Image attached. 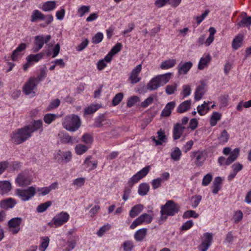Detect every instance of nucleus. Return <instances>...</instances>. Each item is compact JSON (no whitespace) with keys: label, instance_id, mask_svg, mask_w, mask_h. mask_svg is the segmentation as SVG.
Instances as JSON below:
<instances>
[{"label":"nucleus","instance_id":"5fc2aeb1","mask_svg":"<svg viewBox=\"0 0 251 251\" xmlns=\"http://www.w3.org/2000/svg\"><path fill=\"white\" fill-rule=\"evenodd\" d=\"M123 99V94L119 93L116 94L113 98L112 100V104L114 106H116L120 103Z\"/></svg>","mask_w":251,"mask_h":251},{"label":"nucleus","instance_id":"7ed1b4c3","mask_svg":"<svg viewBox=\"0 0 251 251\" xmlns=\"http://www.w3.org/2000/svg\"><path fill=\"white\" fill-rule=\"evenodd\" d=\"M180 210V206L172 200L168 201L164 205L161 206V214H166L173 216L177 214Z\"/></svg>","mask_w":251,"mask_h":251},{"label":"nucleus","instance_id":"69168bd1","mask_svg":"<svg viewBox=\"0 0 251 251\" xmlns=\"http://www.w3.org/2000/svg\"><path fill=\"white\" fill-rule=\"evenodd\" d=\"M142 217L140 216L137 219H136L130 226V228L131 229L135 228L136 226L143 223Z\"/></svg>","mask_w":251,"mask_h":251},{"label":"nucleus","instance_id":"cd10ccee","mask_svg":"<svg viewBox=\"0 0 251 251\" xmlns=\"http://www.w3.org/2000/svg\"><path fill=\"white\" fill-rule=\"evenodd\" d=\"M244 36L242 34H238L233 40L232 47L235 50L238 49L242 45Z\"/></svg>","mask_w":251,"mask_h":251},{"label":"nucleus","instance_id":"6ab92c4d","mask_svg":"<svg viewBox=\"0 0 251 251\" xmlns=\"http://www.w3.org/2000/svg\"><path fill=\"white\" fill-rule=\"evenodd\" d=\"M185 129V126H182L180 123H176L173 129V138L177 140L180 138L182 133Z\"/></svg>","mask_w":251,"mask_h":251},{"label":"nucleus","instance_id":"6e6d98bb","mask_svg":"<svg viewBox=\"0 0 251 251\" xmlns=\"http://www.w3.org/2000/svg\"><path fill=\"white\" fill-rule=\"evenodd\" d=\"M21 164L18 162H12L10 164L9 163V169L10 171H18L20 169Z\"/></svg>","mask_w":251,"mask_h":251},{"label":"nucleus","instance_id":"ea45409f","mask_svg":"<svg viewBox=\"0 0 251 251\" xmlns=\"http://www.w3.org/2000/svg\"><path fill=\"white\" fill-rule=\"evenodd\" d=\"M229 138V135L226 129L223 130L219 138L220 143L222 145L226 144Z\"/></svg>","mask_w":251,"mask_h":251},{"label":"nucleus","instance_id":"b1692460","mask_svg":"<svg viewBox=\"0 0 251 251\" xmlns=\"http://www.w3.org/2000/svg\"><path fill=\"white\" fill-rule=\"evenodd\" d=\"M147 229L143 228L138 230L134 234L135 240L138 242L142 241L147 235Z\"/></svg>","mask_w":251,"mask_h":251},{"label":"nucleus","instance_id":"a211bd4d","mask_svg":"<svg viewBox=\"0 0 251 251\" xmlns=\"http://www.w3.org/2000/svg\"><path fill=\"white\" fill-rule=\"evenodd\" d=\"M27 47V45L25 43H21L19 46L13 51L11 58L13 61L17 60L19 56L22 55V51L25 50Z\"/></svg>","mask_w":251,"mask_h":251},{"label":"nucleus","instance_id":"603ef678","mask_svg":"<svg viewBox=\"0 0 251 251\" xmlns=\"http://www.w3.org/2000/svg\"><path fill=\"white\" fill-rule=\"evenodd\" d=\"M124 251H131L133 248V242L127 240L124 242L122 245Z\"/></svg>","mask_w":251,"mask_h":251},{"label":"nucleus","instance_id":"3c124183","mask_svg":"<svg viewBox=\"0 0 251 251\" xmlns=\"http://www.w3.org/2000/svg\"><path fill=\"white\" fill-rule=\"evenodd\" d=\"M183 90L180 94L183 96V99L189 96L191 93V89L189 85H184L182 87Z\"/></svg>","mask_w":251,"mask_h":251},{"label":"nucleus","instance_id":"f704fd0d","mask_svg":"<svg viewBox=\"0 0 251 251\" xmlns=\"http://www.w3.org/2000/svg\"><path fill=\"white\" fill-rule=\"evenodd\" d=\"M44 54V52H40L36 54H30L27 56L26 60L31 63L38 62L43 57Z\"/></svg>","mask_w":251,"mask_h":251},{"label":"nucleus","instance_id":"c9c22d12","mask_svg":"<svg viewBox=\"0 0 251 251\" xmlns=\"http://www.w3.org/2000/svg\"><path fill=\"white\" fill-rule=\"evenodd\" d=\"M61 142L62 143H70L72 145L75 143H78V141L75 138H73L68 134H65L61 138Z\"/></svg>","mask_w":251,"mask_h":251},{"label":"nucleus","instance_id":"2f4dec72","mask_svg":"<svg viewBox=\"0 0 251 251\" xmlns=\"http://www.w3.org/2000/svg\"><path fill=\"white\" fill-rule=\"evenodd\" d=\"M56 6L54 1H48L44 2L42 6V9L44 11L49 12L53 10Z\"/></svg>","mask_w":251,"mask_h":251},{"label":"nucleus","instance_id":"09e8293b","mask_svg":"<svg viewBox=\"0 0 251 251\" xmlns=\"http://www.w3.org/2000/svg\"><path fill=\"white\" fill-rule=\"evenodd\" d=\"M212 234L211 233L206 232L203 234V240L202 243L211 245L212 241Z\"/></svg>","mask_w":251,"mask_h":251},{"label":"nucleus","instance_id":"4468645a","mask_svg":"<svg viewBox=\"0 0 251 251\" xmlns=\"http://www.w3.org/2000/svg\"><path fill=\"white\" fill-rule=\"evenodd\" d=\"M193 63L191 61L185 63L180 62L177 66L178 74L179 75H186L192 68Z\"/></svg>","mask_w":251,"mask_h":251},{"label":"nucleus","instance_id":"c03bdc74","mask_svg":"<svg viewBox=\"0 0 251 251\" xmlns=\"http://www.w3.org/2000/svg\"><path fill=\"white\" fill-rule=\"evenodd\" d=\"M240 27H248L251 25V17L244 18L238 24Z\"/></svg>","mask_w":251,"mask_h":251},{"label":"nucleus","instance_id":"a18cd8bd","mask_svg":"<svg viewBox=\"0 0 251 251\" xmlns=\"http://www.w3.org/2000/svg\"><path fill=\"white\" fill-rule=\"evenodd\" d=\"M103 38V35L101 32L97 33L92 38V42L94 44H97L101 42Z\"/></svg>","mask_w":251,"mask_h":251},{"label":"nucleus","instance_id":"c85d7f7f","mask_svg":"<svg viewBox=\"0 0 251 251\" xmlns=\"http://www.w3.org/2000/svg\"><path fill=\"white\" fill-rule=\"evenodd\" d=\"M45 15L38 10H33L31 16V22H35L37 20H44Z\"/></svg>","mask_w":251,"mask_h":251},{"label":"nucleus","instance_id":"f8f14e48","mask_svg":"<svg viewBox=\"0 0 251 251\" xmlns=\"http://www.w3.org/2000/svg\"><path fill=\"white\" fill-rule=\"evenodd\" d=\"M25 127H27V130L30 136H32V133L37 130L40 132L43 131V122L41 120H33L32 122L31 125L25 126Z\"/></svg>","mask_w":251,"mask_h":251},{"label":"nucleus","instance_id":"58836bf2","mask_svg":"<svg viewBox=\"0 0 251 251\" xmlns=\"http://www.w3.org/2000/svg\"><path fill=\"white\" fill-rule=\"evenodd\" d=\"M157 134L158 140H156L155 137L154 136H152L151 138L153 141L155 143L156 145H162V142H165V140L166 139V136L164 135V133L161 131H158L157 132Z\"/></svg>","mask_w":251,"mask_h":251},{"label":"nucleus","instance_id":"f3484780","mask_svg":"<svg viewBox=\"0 0 251 251\" xmlns=\"http://www.w3.org/2000/svg\"><path fill=\"white\" fill-rule=\"evenodd\" d=\"M16 204V201L14 199L9 198L0 201V207L3 209H8L13 208Z\"/></svg>","mask_w":251,"mask_h":251},{"label":"nucleus","instance_id":"20e7f679","mask_svg":"<svg viewBox=\"0 0 251 251\" xmlns=\"http://www.w3.org/2000/svg\"><path fill=\"white\" fill-rule=\"evenodd\" d=\"M69 219V214L66 212L62 211L57 214L48 223V225L51 227H56L66 223Z\"/></svg>","mask_w":251,"mask_h":251},{"label":"nucleus","instance_id":"a878e982","mask_svg":"<svg viewBox=\"0 0 251 251\" xmlns=\"http://www.w3.org/2000/svg\"><path fill=\"white\" fill-rule=\"evenodd\" d=\"M172 73H168L163 75H159L156 76L160 86H163L169 82L171 78Z\"/></svg>","mask_w":251,"mask_h":251},{"label":"nucleus","instance_id":"79ce46f5","mask_svg":"<svg viewBox=\"0 0 251 251\" xmlns=\"http://www.w3.org/2000/svg\"><path fill=\"white\" fill-rule=\"evenodd\" d=\"M51 205V201H48L46 202L40 204L36 208V210L39 213H42L46 211L47 208Z\"/></svg>","mask_w":251,"mask_h":251},{"label":"nucleus","instance_id":"f257e3e1","mask_svg":"<svg viewBox=\"0 0 251 251\" xmlns=\"http://www.w3.org/2000/svg\"><path fill=\"white\" fill-rule=\"evenodd\" d=\"M27 127L19 128L15 130L10 134V141L12 143L16 144L19 145L26 141L31 136L27 130Z\"/></svg>","mask_w":251,"mask_h":251},{"label":"nucleus","instance_id":"2eb2a0df","mask_svg":"<svg viewBox=\"0 0 251 251\" xmlns=\"http://www.w3.org/2000/svg\"><path fill=\"white\" fill-rule=\"evenodd\" d=\"M15 182L19 186L24 187L30 184L31 180L23 174H20L16 177Z\"/></svg>","mask_w":251,"mask_h":251},{"label":"nucleus","instance_id":"49530a36","mask_svg":"<svg viewBox=\"0 0 251 251\" xmlns=\"http://www.w3.org/2000/svg\"><path fill=\"white\" fill-rule=\"evenodd\" d=\"M177 85L176 83L172 85H168L166 87L165 92L168 95H171L176 91Z\"/></svg>","mask_w":251,"mask_h":251},{"label":"nucleus","instance_id":"c756f323","mask_svg":"<svg viewBox=\"0 0 251 251\" xmlns=\"http://www.w3.org/2000/svg\"><path fill=\"white\" fill-rule=\"evenodd\" d=\"M91 158V156H88L86 158L84 162V163L86 167H90V168L89 169V171H91L94 170L97 167L98 165V161L97 160H95L94 161H91L90 160Z\"/></svg>","mask_w":251,"mask_h":251},{"label":"nucleus","instance_id":"5701e85b","mask_svg":"<svg viewBox=\"0 0 251 251\" xmlns=\"http://www.w3.org/2000/svg\"><path fill=\"white\" fill-rule=\"evenodd\" d=\"M11 184L9 181H0V193L6 194L11 190Z\"/></svg>","mask_w":251,"mask_h":251},{"label":"nucleus","instance_id":"e2e57ef3","mask_svg":"<svg viewBox=\"0 0 251 251\" xmlns=\"http://www.w3.org/2000/svg\"><path fill=\"white\" fill-rule=\"evenodd\" d=\"M212 179V176L211 174L208 173L206 174L205 176H204L202 181V184L203 186H207L211 181Z\"/></svg>","mask_w":251,"mask_h":251},{"label":"nucleus","instance_id":"4c0bfd02","mask_svg":"<svg viewBox=\"0 0 251 251\" xmlns=\"http://www.w3.org/2000/svg\"><path fill=\"white\" fill-rule=\"evenodd\" d=\"M209 103V101L207 102L204 101L201 105H199L198 106L197 110L200 115H204L207 111L209 110L210 108L208 106Z\"/></svg>","mask_w":251,"mask_h":251},{"label":"nucleus","instance_id":"ddd939ff","mask_svg":"<svg viewBox=\"0 0 251 251\" xmlns=\"http://www.w3.org/2000/svg\"><path fill=\"white\" fill-rule=\"evenodd\" d=\"M141 70L142 65L139 64L132 70L129 77L131 84H135L140 81L141 78L139 77V75Z\"/></svg>","mask_w":251,"mask_h":251},{"label":"nucleus","instance_id":"aec40b11","mask_svg":"<svg viewBox=\"0 0 251 251\" xmlns=\"http://www.w3.org/2000/svg\"><path fill=\"white\" fill-rule=\"evenodd\" d=\"M211 60V57L209 54L203 55L200 60L198 68L200 70L204 69L208 66Z\"/></svg>","mask_w":251,"mask_h":251},{"label":"nucleus","instance_id":"0e129e2a","mask_svg":"<svg viewBox=\"0 0 251 251\" xmlns=\"http://www.w3.org/2000/svg\"><path fill=\"white\" fill-rule=\"evenodd\" d=\"M194 225L193 220H190L186 222L180 227L181 230H187L191 228Z\"/></svg>","mask_w":251,"mask_h":251},{"label":"nucleus","instance_id":"13d9d810","mask_svg":"<svg viewBox=\"0 0 251 251\" xmlns=\"http://www.w3.org/2000/svg\"><path fill=\"white\" fill-rule=\"evenodd\" d=\"M98 109L97 105H91L84 109V114H91L95 112Z\"/></svg>","mask_w":251,"mask_h":251},{"label":"nucleus","instance_id":"dca6fc26","mask_svg":"<svg viewBox=\"0 0 251 251\" xmlns=\"http://www.w3.org/2000/svg\"><path fill=\"white\" fill-rule=\"evenodd\" d=\"M110 124L111 122L110 120L105 118L104 115L102 114L96 118L94 126L97 127H101L102 126H107Z\"/></svg>","mask_w":251,"mask_h":251},{"label":"nucleus","instance_id":"8fccbe9b","mask_svg":"<svg viewBox=\"0 0 251 251\" xmlns=\"http://www.w3.org/2000/svg\"><path fill=\"white\" fill-rule=\"evenodd\" d=\"M243 215L241 210H237L234 212L233 220L234 223H238L243 219Z\"/></svg>","mask_w":251,"mask_h":251},{"label":"nucleus","instance_id":"9b49d317","mask_svg":"<svg viewBox=\"0 0 251 251\" xmlns=\"http://www.w3.org/2000/svg\"><path fill=\"white\" fill-rule=\"evenodd\" d=\"M22 222V219L20 217L13 218L8 222V226L10 228V231L13 234H17L20 230V225Z\"/></svg>","mask_w":251,"mask_h":251},{"label":"nucleus","instance_id":"72a5a7b5","mask_svg":"<svg viewBox=\"0 0 251 251\" xmlns=\"http://www.w3.org/2000/svg\"><path fill=\"white\" fill-rule=\"evenodd\" d=\"M150 186L148 183H141L139 186L138 194L141 196H144L148 194Z\"/></svg>","mask_w":251,"mask_h":251},{"label":"nucleus","instance_id":"bf43d9fd","mask_svg":"<svg viewBox=\"0 0 251 251\" xmlns=\"http://www.w3.org/2000/svg\"><path fill=\"white\" fill-rule=\"evenodd\" d=\"M47 75V73L45 69H41L40 75H39L36 77H35V82L37 84L42 81Z\"/></svg>","mask_w":251,"mask_h":251},{"label":"nucleus","instance_id":"052dcab7","mask_svg":"<svg viewBox=\"0 0 251 251\" xmlns=\"http://www.w3.org/2000/svg\"><path fill=\"white\" fill-rule=\"evenodd\" d=\"M163 181V178H157L152 180L151 184L153 189L158 188L160 186L162 182Z\"/></svg>","mask_w":251,"mask_h":251},{"label":"nucleus","instance_id":"680f3d73","mask_svg":"<svg viewBox=\"0 0 251 251\" xmlns=\"http://www.w3.org/2000/svg\"><path fill=\"white\" fill-rule=\"evenodd\" d=\"M140 101V99L138 96H133L130 98L127 102V105L129 107L133 106L136 102Z\"/></svg>","mask_w":251,"mask_h":251},{"label":"nucleus","instance_id":"39448f33","mask_svg":"<svg viewBox=\"0 0 251 251\" xmlns=\"http://www.w3.org/2000/svg\"><path fill=\"white\" fill-rule=\"evenodd\" d=\"M36 193L35 188L33 186L29 187L25 189H17L15 194L23 201H27L33 197Z\"/></svg>","mask_w":251,"mask_h":251},{"label":"nucleus","instance_id":"0eeeda50","mask_svg":"<svg viewBox=\"0 0 251 251\" xmlns=\"http://www.w3.org/2000/svg\"><path fill=\"white\" fill-rule=\"evenodd\" d=\"M240 150L238 148L234 149L230 155L226 158L224 156H220L218 159V163L220 166H228L236 160L239 155Z\"/></svg>","mask_w":251,"mask_h":251},{"label":"nucleus","instance_id":"de8ad7c7","mask_svg":"<svg viewBox=\"0 0 251 251\" xmlns=\"http://www.w3.org/2000/svg\"><path fill=\"white\" fill-rule=\"evenodd\" d=\"M57 117V115L54 114H46L44 117V121L47 124H50L52 121H54Z\"/></svg>","mask_w":251,"mask_h":251},{"label":"nucleus","instance_id":"4d7b16f0","mask_svg":"<svg viewBox=\"0 0 251 251\" xmlns=\"http://www.w3.org/2000/svg\"><path fill=\"white\" fill-rule=\"evenodd\" d=\"M62 162L67 163L72 158V153L70 151H63L62 153Z\"/></svg>","mask_w":251,"mask_h":251},{"label":"nucleus","instance_id":"e433bc0d","mask_svg":"<svg viewBox=\"0 0 251 251\" xmlns=\"http://www.w3.org/2000/svg\"><path fill=\"white\" fill-rule=\"evenodd\" d=\"M221 114L219 112H213L210 119V124L211 126H216L217 122L221 119Z\"/></svg>","mask_w":251,"mask_h":251},{"label":"nucleus","instance_id":"f03ea898","mask_svg":"<svg viewBox=\"0 0 251 251\" xmlns=\"http://www.w3.org/2000/svg\"><path fill=\"white\" fill-rule=\"evenodd\" d=\"M81 123L80 118L76 115L72 114L66 116L64 119L62 125L67 130L74 132L78 130Z\"/></svg>","mask_w":251,"mask_h":251},{"label":"nucleus","instance_id":"a19ab883","mask_svg":"<svg viewBox=\"0 0 251 251\" xmlns=\"http://www.w3.org/2000/svg\"><path fill=\"white\" fill-rule=\"evenodd\" d=\"M88 147L84 145L78 144L75 147V151L77 154L81 155L87 151Z\"/></svg>","mask_w":251,"mask_h":251},{"label":"nucleus","instance_id":"393cba45","mask_svg":"<svg viewBox=\"0 0 251 251\" xmlns=\"http://www.w3.org/2000/svg\"><path fill=\"white\" fill-rule=\"evenodd\" d=\"M191 105V100H185L178 105L176 111L179 113H184L190 108Z\"/></svg>","mask_w":251,"mask_h":251},{"label":"nucleus","instance_id":"37998d69","mask_svg":"<svg viewBox=\"0 0 251 251\" xmlns=\"http://www.w3.org/2000/svg\"><path fill=\"white\" fill-rule=\"evenodd\" d=\"M181 155V151L178 147L175 148V150L171 154V157L172 159L175 161H178L180 158Z\"/></svg>","mask_w":251,"mask_h":251},{"label":"nucleus","instance_id":"7c9ffc66","mask_svg":"<svg viewBox=\"0 0 251 251\" xmlns=\"http://www.w3.org/2000/svg\"><path fill=\"white\" fill-rule=\"evenodd\" d=\"M143 205L141 204L135 205L132 207L129 212V216L131 218L137 216L143 210Z\"/></svg>","mask_w":251,"mask_h":251},{"label":"nucleus","instance_id":"338daca9","mask_svg":"<svg viewBox=\"0 0 251 251\" xmlns=\"http://www.w3.org/2000/svg\"><path fill=\"white\" fill-rule=\"evenodd\" d=\"M90 8L89 6H82L78 9L77 12L80 14V16L82 17L85 13L89 12Z\"/></svg>","mask_w":251,"mask_h":251},{"label":"nucleus","instance_id":"412c9836","mask_svg":"<svg viewBox=\"0 0 251 251\" xmlns=\"http://www.w3.org/2000/svg\"><path fill=\"white\" fill-rule=\"evenodd\" d=\"M176 103L174 101L168 102L161 112V116L162 117H168L172 112V109L174 108Z\"/></svg>","mask_w":251,"mask_h":251},{"label":"nucleus","instance_id":"9d476101","mask_svg":"<svg viewBox=\"0 0 251 251\" xmlns=\"http://www.w3.org/2000/svg\"><path fill=\"white\" fill-rule=\"evenodd\" d=\"M36 87L37 83L35 82V77H30L25 84L23 87V92L25 95L34 96L35 93L34 90L36 88Z\"/></svg>","mask_w":251,"mask_h":251},{"label":"nucleus","instance_id":"4be33fe9","mask_svg":"<svg viewBox=\"0 0 251 251\" xmlns=\"http://www.w3.org/2000/svg\"><path fill=\"white\" fill-rule=\"evenodd\" d=\"M205 85L204 83H201V85L197 87L195 93V100H196L198 101L201 99L205 93Z\"/></svg>","mask_w":251,"mask_h":251},{"label":"nucleus","instance_id":"473e14b6","mask_svg":"<svg viewBox=\"0 0 251 251\" xmlns=\"http://www.w3.org/2000/svg\"><path fill=\"white\" fill-rule=\"evenodd\" d=\"M176 64V60L170 59L162 62L160 64L161 69H168L173 67Z\"/></svg>","mask_w":251,"mask_h":251},{"label":"nucleus","instance_id":"1a4fd4ad","mask_svg":"<svg viewBox=\"0 0 251 251\" xmlns=\"http://www.w3.org/2000/svg\"><path fill=\"white\" fill-rule=\"evenodd\" d=\"M150 166H147L140 171L138 172L128 181L127 185L132 187L133 185L137 183L139 180L147 176L150 170Z\"/></svg>","mask_w":251,"mask_h":251},{"label":"nucleus","instance_id":"864d4df0","mask_svg":"<svg viewBox=\"0 0 251 251\" xmlns=\"http://www.w3.org/2000/svg\"><path fill=\"white\" fill-rule=\"evenodd\" d=\"M199 217V214H197L194 210H188L184 212L183 215V218H189L193 217L194 218H197Z\"/></svg>","mask_w":251,"mask_h":251},{"label":"nucleus","instance_id":"774afa93","mask_svg":"<svg viewBox=\"0 0 251 251\" xmlns=\"http://www.w3.org/2000/svg\"><path fill=\"white\" fill-rule=\"evenodd\" d=\"M85 178L84 177H79L75 179L73 181V184L77 187H80L83 186L85 183Z\"/></svg>","mask_w":251,"mask_h":251},{"label":"nucleus","instance_id":"423d86ee","mask_svg":"<svg viewBox=\"0 0 251 251\" xmlns=\"http://www.w3.org/2000/svg\"><path fill=\"white\" fill-rule=\"evenodd\" d=\"M192 159H195L194 164L197 167L202 166L207 157V152L205 150L197 151L191 152Z\"/></svg>","mask_w":251,"mask_h":251},{"label":"nucleus","instance_id":"6e6552de","mask_svg":"<svg viewBox=\"0 0 251 251\" xmlns=\"http://www.w3.org/2000/svg\"><path fill=\"white\" fill-rule=\"evenodd\" d=\"M51 39V36L48 35L46 36L43 35L36 36L35 37L33 51L34 52H38L44 46L45 44L47 43Z\"/></svg>","mask_w":251,"mask_h":251},{"label":"nucleus","instance_id":"bb28decb","mask_svg":"<svg viewBox=\"0 0 251 251\" xmlns=\"http://www.w3.org/2000/svg\"><path fill=\"white\" fill-rule=\"evenodd\" d=\"M160 86L156 76L153 77L147 84V89L150 91H154Z\"/></svg>","mask_w":251,"mask_h":251}]
</instances>
